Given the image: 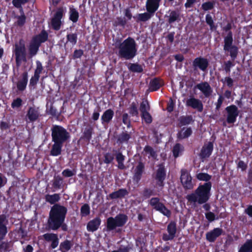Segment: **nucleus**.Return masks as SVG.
Wrapping results in <instances>:
<instances>
[{"label":"nucleus","instance_id":"nucleus-2","mask_svg":"<svg viewBox=\"0 0 252 252\" xmlns=\"http://www.w3.org/2000/svg\"><path fill=\"white\" fill-rule=\"evenodd\" d=\"M51 131L53 144L50 151V155L57 157L61 154L64 144L69 141L70 134L64 127L57 125L52 126Z\"/></svg>","mask_w":252,"mask_h":252},{"label":"nucleus","instance_id":"nucleus-57","mask_svg":"<svg viewBox=\"0 0 252 252\" xmlns=\"http://www.w3.org/2000/svg\"><path fill=\"white\" fill-rule=\"evenodd\" d=\"M220 81L223 84H226L228 88H232L233 86L234 81L230 77H225L224 79H221Z\"/></svg>","mask_w":252,"mask_h":252},{"label":"nucleus","instance_id":"nucleus-6","mask_svg":"<svg viewBox=\"0 0 252 252\" xmlns=\"http://www.w3.org/2000/svg\"><path fill=\"white\" fill-rule=\"evenodd\" d=\"M48 39V33L42 30L39 33L32 36L28 46V54L30 58L35 56L39 51L42 43Z\"/></svg>","mask_w":252,"mask_h":252},{"label":"nucleus","instance_id":"nucleus-40","mask_svg":"<svg viewBox=\"0 0 252 252\" xmlns=\"http://www.w3.org/2000/svg\"><path fill=\"white\" fill-rule=\"evenodd\" d=\"M130 138V133H128L126 131L123 132L119 135L117 143L121 144L124 143L127 144Z\"/></svg>","mask_w":252,"mask_h":252},{"label":"nucleus","instance_id":"nucleus-12","mask_svg":"<svg viewBox=\"0 0 252 252\" xmlns=\"http://www.w3.org/2000/svg\"><path fill=\"white\" fill-rule=\"evenodd\" d=\"M166 176V169L164 165L161 163L158 165V168L157 170L155 179L156 180V185L159 188L162 189L164 186V180Z\"/></svg>","mask_w":252,"mask_h":252},{"label":"nucleus","instance_id":"nucleus-16","mask_svg":"<svg viewBox=\"0 0 252 252\" xmlns=\"http://www.w3.org/2000/svg\"><path fill=\"white\" fill-rule=\"evenodd\" d=\"M167 231L168 234L163 233L162 239L164 241L173 240L176 236L177 232V224L174 221H171L167 226Z\"/></svg>","mask_w":252,"mask_h":252},{"label":"nucleus","instance_id":"nucleus-46","mask_svg":"<svg viewBox=\"0 0 252 252\" xmlns=\"http://www.w3.org/2000/svg\"><path fill=\"white\" fill-rule=\"evenodd\" d=\"M64 221L65 220L61 221V222L49 228L48 229L56 231L58 230L60 228H61L62 230L66 231L67 230V226L66 224L64 223Z\"/></svg>","mask_w":252,"mask_h":252},{"label":"nucleus","instance_id":"nucleus-13","mask_svg":"<svg viewBox=\"0 0 252 252\" xmlns=\"http://www.w3.org/2000/svg\"><path fill=\"white\" fill-rule=\"evenodd\" d=\"M225 110L227 114L226 122L229 124L235 123L239 114L238 107L236 105L232 104L227 106Z\"/></svg>","mask_w":252,"mask_h":252},{"label":"nucleus","instance_id":"nucleus-36","mask_svg":"<svg viewBox=\"0 0 252 252\" xmlns=\"http://www.w3.org/2000/svg\"><path fill=\"white\" fill-rule=\"evenodd\" d=\"M73 245V243L72 241L66 239L60 243L59 250L61 252H67L71 249Z\"/></svg>","mask_w":252,"mask_h":252},{"label":"nucleus","instance_id":"nucleus-35","mask_svg":"<svg viewBox=\"0 0 252 252\" xmlns=\"http://www.w3.org/2000/svg\"><path fill=\"white\" fill-rule=\"evenodd\" d=\"M69 19L74 23H76L79 17L78 11L73 5L69 6Z\"/></svg>","mask_w":252,"mask_h":252},{"label":"nucleus","instance_id":"nucleus-21","mask_svg":"<svg viewBox=\"0 0 252 252\" xmlns=\"http://www.w3.org/2000/svg\"><path fill=\"white\" fill-rule=\"evenodd\" d=\"M223 231L222 228L217 227L214 228L206 234V240L211 243L214 242L217 238L222 234Z\"/></svg>","mask_w":252,"mask_h":252},{"label":"nucleus","instance_id":"nucleus-41","mask_svg":"<svg viewBox=\"0 0 252 252\" xmlns=\"http://www.w3.org/2000/svg\"><path fill=\"white\" fill-rule=\"evenodd\" d=\"M78 37L76 33H69L66 35V41L65 44L69 43L72 46L76 44Z\"/></svg>","mask_w":252,"mask_h":252},{"label":"nucleus","instance_id":"nucleus-37","mask_svg":"<svg viewBox=\"0 0 252 252\" xmlns=\"http://www.w3.org/2000/svg\"><path fill=\"white\" fill-rule=\"evenodd\" d=\"M178 121L180 126L189 125L194 122L191 115L182 116L179 118Z\"/></svg>","mask_w":252,"mask_h":252},{"label":"nucleus","instance_id":"nucleus-63","mask_svg":"<svg viewBox=\"0 0 252 252\" xmlns=\"http://www.w3.org/2000/svg\"><path fill=\"white\" fill-rule=\"evenodd\" d=\"M205 217L206 219L209 222H212L216 219H218V218H216V216L214 213L212 212H209L205 213Z\"/></svg>","mask_w":252,"mask_h":252},{"label":"nucleus","instance_id":"nucleus-53","mask_svg":"<svg viewBox=\"0 0 252 252\" xmlns=\"http://www.w3.org/2000/svg\"><path fill=\"white\" fill-rule=\"evenodd\" d=\"M214 5L215 2L214 1H207L202 3L201 7L203 10L208 11L213 9Z\"/></svg>","mask_w":252,"mask_h":252},{"label":"nucleus","instance_id":"nucleus-43","mask_svg":"<svg viewBox=\"0 0 252 252\" xmlns=\"http://www.w3.org/2000/svg\"><path fill=\"white\" fill-rule=\"evenodd\" d=\"M141 194L144 199H147L149 198L152 196H155L157 195V193L154 189L149 188H145L143 189Z\"/></svg>","mask_w":252,"mask_h":252},{"label":"nucleus","instance_id":"nucleus-38","mask_svg":"<svg viewBox=\"0 0 252 252\" xmlns=\"http://www.w3.org/2000/svg\"><path fill=\"white\" fill-rule=\"evenodd\" d=\"M184 151V147L180 143H176L173 147L172 152L173 157L176 158L181 156Z\"/></svg>","mask_w":252,"mask_h":252},{"label":"nucleus","instance_id":"nucleus-59","mask_svg":"<svg viewBox=\"0 0 252 252\" xmlns=\"http://www.w3.org/2000/svg\"><path fill=\"white\" fill-rule=\"evenodd\" d=\"M62 174L65 177H71L75 175L76 170L75 169L71 170L69 169H65L63 170Z\"/></svg>","mask_w":252,"mask_h":252},{"label":"nucleus","instance_id":"nucleus-29","mask_svg":"<svg viewBox=\"0 0 252 252\" xmlns=\"http://www.w3.org/2000/svg\"><path fill=\"white\" fill-rule=\"evenodd\" d=\"M6 220V217L5 215H0V241L3 240L8 231L6 225L4 222Z\"/></svg>","mask_w":252,"mask_h":252},{"label":"nucleus","instance_id":"nucleus-50","mask_svg":"<svg viewBox=\"0 0 252 252\" xmlns=\"http://www.w3.org/2000/svg\"><path fill=\"white\" fill-rule=\"evenodd\" d=\"M144 152H145L146 154H149L150 156H148L149 158L150 157L155 158L157 156L156 151H155L154 149L149 145H146L144 147Z\"/></svg>","mask_w":252,"mask_h":252},{"label":"nucleus","instance_id":"nucleus-9","mask_svg":"<svg viewBox=\"0 0 252 252\" xmlns=\"http://www.w3.org/2000/svg\"><path fill=\"white\" fill-rule=\"evenodd\" d=\"M114 151L116 152L115 154L110 152H107L104 154L103 162L107 164L111 163L114 160L115 156L116 160L118 163V168L121 170L126 169V166L124 164L125 156L120 151L116 150H114Z\"/></svg>","mask_w":252,"mask_h":252},{"label":"nucleus","instance_id":"nucleus-5","mask_svg":"<svg viewBox=\"0 0 252 252\" xmlns=\"http://www.w3.org/2000/svg\"><path fill=\"white\" fill-rule=\"evenodd\" d=\"M232 29V24L228 23L223 28L225 32H228L227 35L224 38L223 50L229 52V56L231 60L234 61L238 56V48L237 46L233 45V38L232 32L230 31Z\"/></svg>","mask_w":252,"mask_h":252},{"label":"nucleus","instance_id":"nucleus-61","mask_svg":"<svg viewBox=\"0 0 252 252\" xmlns=\"http://www.w3.org/2000/svg\"><path fill=\"white\" fill-rule=\"evenodd\" d=\"M248 167V165L243 160H239L237 163V169H241V171H245Z\"/></svg>","mask_w":252,"mask_h":252},{"label":"nucleus","instance_id":"nucleus-28","mask_svg":"<svg viewBox=\"0 0 252 252\" xmlns=\"http://www.w3.org/2000/svg\"><path fill=\"white\" fill-rule=\"evenodd\" d=\"M161 0H147L146 7L148 12L155 13L159 6Z\"/></svg>","mask_w":252,"mask_h":252},{"label":"nucleus","instance_id":"nucleus-7","mask_svg":"<svg viewBox=\"0 0 252 252\" xmlns=\"http://www.w3.org/2000/svg\"><path fill=\"white\" fill-rule=\"evenodd\" d=\"M128 220L127 216L122 213L118 214L115 217H110L106 220V227L107 231L115 230L118 233H121L122 229L117 227H122L125 225Z\"/></svg>","mask_w":252,"mask_h":252},{"label":"nucleus","instance_id":"nucleus-31","mask_svg":"<svg viewBox=\"0 0 252 252\" xmlns=\"http://www.w3.org/2000/svg\"><path fill=\"white\" fill-rule=\"evenodd\" d=\"M165 17L169 24H172L175 22H179L181 20L180 13L176 10H172L169 12V15H166Z\"/></svg>","mask_w":252,"mask_h":252},{"label":"nucleus","instance_id":"nucleus-18","mask_svg":"<svg viewBox=\"0 0 252 252\" xmlns=\"http://www.w3.org/2000/svg\"><path fill=\"white\" fill-rule=\"evenodd\" d=\"M214 150V144L213 142L209 141L205 144L202 147L199 154V158L203 161L204 159L208 158L212 155Z\"/></svg>","mask_w":252,"mask_h":252},{"label":"nucleus","instance_id":"nucleus-33","mask_svg":"<svg viewBox=\"0 0 252 252\" xmlns=\"http://www.w3.org/2000/svg\"><path fill=\"white\" fill-rule=\"evenodd\" d=\"M192 133L191 127H183L177 133V137L180 139H183L189 137Z\"/></svg>","mask_w":252,"mask_h":252},{"label":"nucleus","instance_id":"nucleus-19","mask_svg":"<svg viewBox=\"0 0 252 252\" xmlns=\"http://www.w3.org/2000/svg\"><path fill=\"white\" fill-rule=\"evenodd\" d=\"M39 112L38 108L35 107H29L26 115L27 123H33L39 118Z\"/></svg>","mask_w":252,"mask_h":252},{"label":"nucleus","instance_id":"nucleus-44","mask_svg":"<svg viewBox=\"0 0 252 252\" xmlns=\"http://www.w3.org/2000/svg\"><path fill=\"white\" fill-rule=\"evenodd\" d=\"M63 183V178L60 175L55 176L53 180L52 186L56 189H60L62 188Z\"/></svg>","mask_w":252,"mask_h":252},{"label":"nucleus","instance_id":"nucleus-17","mask_svg":"<svg viewBox=\"0 0 252 252\" xmlns=\"http://www.w3.org/2000/svg\"><path fill=\"white\" fill-rule=\"evenodd\" d=\"M186 105L187 107L196 110L199 112H202L203 110V104L201 100L193 96H190L186 100Z\"/></svg>","mask_w":252,"mask_h":252},{"label":"nucleus","instance_id":"nucleus-25","mask_svg":"<svg viewBox=\"0 0 252 252\" xmlns=\"http://www.w3.org/2000/svg\"><path fill=\"white\" fill-rule=\"evenodd\" d=\"M196 88L199 90L206 97H209L212 93V89L207 82H203L197 84Z\"/></svg>","mask_w":252,"mask_h":252},{"label":"nucleus","instance_id":"nucleus-24","mask_svg":"<svg viewBox=\"0 0 252 252\" xmlns=\"http://www.w3.org/2000/svg\"><path fill=\"white\" fill-rule=\"evenodd\" d=\"M164 81L159 77H155L152 79L149 83V90L150 92H155L164 86Z\"/></svg>","mask_w":252,"mask_h":252},{"label":"nucleus","instance_id":"nucleus-30","mask_svg":"<svg viewBox=\"0 0 252 252\" xmlns=\"http://www.w3.org/2000/svg\"><path fill=\"white\" fill-rule=\"evenodd\" d=\"M129 193L128 190L125 188L119 189L118 190L113 191L109 194V197L111 199H117L123 198Z\"/></svg>","mask_w":252,"mask_h":252},{"label":"nucleus","instance_id":"nucleus-3","mask_svg":"<svg viewBox=\"0 0 252 252\" xmlns=\"http://www.w3.org/2000/svg\"><path fill=\"white\" fill-rule=\"evenodd\" d=\"M137 44L134 38L128 37L118 46V56L121 59L131 60L137 55Z\"/></svg>","mask_w":252,"mask_h":252},{"label":"nucleus","instance_id":"nucleus-54","mask_svg":"<svg viewBox=\"0 0 252 252\" xmlns=\"http://www.w3.org/2000/svg\"><path fill=\"white\" fill-rule=\"evenodd\" d=\"M205 20L206 23L210 26L211 30L216 29V27L215 26L212 17L210 14H207L206 15Z\"/></svg>","mask_w":252,"mask_h":252},{"label":"nucleus","instance_id":"nucleus-48","mask_svg":"<svg viewBox=\"0 0 252 252\" xmlns=\"http://www.w3.org/2000/svg\"><path fill=\"white\" fill-rule=\"evenodd\" d=\"M46 113L48 115L57 118L60 116V113L58 112L56 108L52 104L50 105L49 109L46 110Z\"/></svg>","mask_w":252,"mask_h":252},{"label":"nucleus","instance_id":"nucleus-47","mask_svg":"<svg viewBox=\"0 0 252 252\" xmlns=\"http://www.w3.org/2000/svg\"><path fill=\"white\" fill-rule=\"evenodd\" d=\"M129 113L130 115L133 116H137L138 115V110L136 104L133 102L128 108Z\"/></svg>","mask_w":252,"mask_h":252},{"label":"nucleus","instance_id":"nucleus-14","mask_svg":"<svg viewBox=\"0 0 252 252\" xmlns=\"http://www.w3.org/2000/svg\"><path fill=\"white\" fill-rule=\"evenodd\" d=\"M180 180L183 188L185 189H191L193 188L192 177L186 169L181 170Z\"/></svg>","mask_w":252,"mask_h":252},{"label":"nucleus","instance_id":"nucleus-55","mask_svg":"<svg viewBox=\"0 0 252 252\" xmlns=\"http://www.w3.org/2000/svg\"><path fill=\"white\" fill-rule=\"evenodd\" d=\"M232 61H233L232 60V61L229 60L224 62L223 69L226 72V73H229L230 72L231 67L235 65V64L232 62Z\"/></svg>","mask_w":252,"mask_h":252},{"label":"nucleus","instance_id":"nucleus-60","mask_svg":"<svg viewBox=\"0 0 252 252\" xmlns=\"http://www.w3.org/2000/svg\"><path fill=\"white\" fill-rule=\"evenodd\" d=\"M122 121L124 124L126 126L127 128L131 126L130 120L127 113H125L122 115Z\"/></svg>","mask_w":252,"mask_h":252},{"label":"nucleus","instance_id":"nucleus-51","mask_svg":"<svg viewBox=\"0 0 252 252\" xmlns=\"http://www.w3.org/2000/svg\"><path fill=\"white\" fill-rule=\"evenodd\" d=\"M17 20L15 22V24L17 26L19 27H23L26 21V15H17L15 17Z\"/></svg>","mask_w":252,"mask_h":252},{"label":"nucleus","instance_id":"nucleus-22","mask_svg":"<svg viewBox=\"0 0 252 252\" xmlns=\"http://www.w3.org/2000/svg\"><path fill=\"white\" fill-rule=\"evenodd\" d=\"M43 237L47 242H51L50 248L52 249L56 248L59 243V239L57 234L47 233L43 235Z\"/></svg>","mask_w":252,"mask_h":252},{"label":"nucleus","instance_id":"nucleus-10","mask_svg":"<svg viewBox=\"0 0 252 252\" xmlns=\"http://www.w3.org/2000/svg\"><path fill=\"white\" fill-rule=\"evenodd\" d=\"M149 204L157 211L169 218L171 217V212L163 203L160 202V198L158 197H152L149 201Z\"/></svg>","mask_w":252,"mask_h":252},{"label":"nucleus","instance_id":"nucleus-34","mask_svg":"<svg viewBox=\"0 0 252 252\" xmlns=\"http://www.w3.org/2000/svg\"><path fill=\"white\" fill-rule=\"evenodd\" d=\"M61 199L60 194L54 193L53 194H47L45 195V201L51 205L57 204Z\"/></svg>","mask_w":252,"mask_h":252},{"label":"nucleus","instance_id":"nucleus-39","mask_svg":"<svg viewBox=\"0 0 252 252\" xmlns=\"http://www.w3.org/2000/svg\"><path fill=\"white\" fill-rule=\"evenodd\" d=\"M128 70L133 73H142L143 71V65L136 63H129L127 66Z\"/></svg>","mask_w":252,"mask_h":252},{"label":"nucleus","instance_id":"nucleus-26","mask_svg":"<svg viewBox=\"0 0 252 252\" xmlns=\"http://www.w3.org/2000/svg\"><path fill=\"white\" fill-rule=\"evenodd\" d=\"M101 222L100 218L98 217H95L94 219L90 220L87 225V229L89 232H94L96 231Z\"/></svg>","mask_w":252,"mask_h":252},{"label":"nucleus","instance_id":"nucleus-11","mask_svg":"<svg viewBox=\"0 0 252 252\" xmlns=\"http://www.w3.org/2000/svg\"><path fill=\"white\" fill-rule=\"evenodd\" d=\"M65 13V8L59 7L57 9L53 17L51 20V25L53 30L59 31L61 28L62 19Z\"/></svg>","mask_w":252,"mask_h":252},{"label":"nucleus","instance_id":"nucleus-64","mask_svg":"<svg viewBox=\"0 0 252 252\" xmlns=\"http://www.w3.org/2000/svg\"><path fill=\"white\" fill-rule=\"evenodd\" d=\"M175 105V101L172 98H170L169 99V102H168L167 106L166 108L167 111L170 113L172 112L174 110Z\"/></svg>","mask_w":252,"mask_h":252},{"label":"nucleus","instance_id":"nucleus-32","mask_svg":"<svg viewBox=\"0 0 252 252\" xmlns=\"http://www.w3.org/2000/svg\"><path fill=\"white\" fill-rule=\"evenodd\" d=\"M114 112L111 109L105 110L101 116V124L103 125L108 124L112 120Z\"/></svg>","mask_w":252,"mask_h":252},{"label":"nucleus","instance_id":"nucleus-52","mask_svg":"<svg viewBox=\"0 0 252 252\" xmlns=\"http://www.w3.org/2000/svg\"><path fill=\"white\" fill-rule=\"evenodd\" d=\"M43 70L41 63L39 61H36V68L34 72V75L40 77V75Z\"/></svg>","mask_w":252,"mask_h":252},{"label":"nucleus","instance_id":"nucleus-45","mask_svg":"<svg viewBox=\"0 0 252 252\" xmlns=\"http://www.w3.org/2000/svg\"><path fill=\"white\" fill-rule=\"evenodd\" d=\"M155 13L149 12L139 14L137 16V22H146L151 18Z\"/></svg>","mask_w":252,"mask_h":252},{"label":"nucleus","instance_id":"nucleus-62","mask_svg":"<svg viewBox=\"0 0 252 252\" xmlns=\"http://www.w3.org/2000/svg\"><path fill=\"white\" fill-rule=\"evenodd\" d=\"M39 78L40 77L33 75L30 80L29 87H34L38 82Z\"/></svg>","mask_w":252,"mask_h":252},{"label":"nucleus","instance_id":"nucleus-56","mask_svg":"<svg viewBox=\"0 0 252 252\" xmlns=\"http://www.w3.org/2000/svg\"><path fill=\"white\" fill-rule=\"evenodd\" d=\"M22 99L20 97H17L14 99L11 103V107L13 109L18 108L22 105Z\"/></svg>","mask_w":252,"mask_h":252},{"label":"nucleus","instance_id":"nucleus-15","mask_svg":"<svg viewBox=\"0 0 252 252\" xmlns=\"http://www.w3.org/2000/svg\"><path fill=\"white\" fill-rule=\"evenodd\" d=\"M209 65V61L207 58L199 57L195 58L192 62L194 69H200L203 72H207Z\"/></svg>","mask_w":252,"mask_h":252},{"label":"nucleus","instance_id":"nucleus-49","mask_svg":"<svg viewBox=\"0 0 252 252\" xmlns=\"http://www.w3.org/2000/svg\"><path fill=\"white\" fill-rule=\"evenodd\" d=\"M80 213L82 217H86L90 214V207L88 204H84L81 206Z\"/></svg>","mask_w":252,"mask_h":252},{"label":"nucleus","instance_id":"nucleus-8","mask_svg":"<svg viewBox=\"0 0 252 252\" xmlns=\"http://www.w3.org/2000/svg\"><path fill=\"white\" fill-rule=\"evenodd\" d=\"M13 53L17 66H19L22 62H27V49L25 41L23 38L20 39L18 43H15Z\"/></svg>","mask_w":252,"mask_h":252},{"label":"nucleus","instance_id":"nucleus-27","mask_svg":"<svg viewBox=\"0 0 252 252\" xmlns=\"http://www.w3.org/2000/svg\"><path fill=\"white\" fill-rule=\"evenodd\" d=\"M28 81V73L24 72L22 74V79L19 80L16 84L17 89L19 92H23L26 89Z\"/></svg>","mask_w":252,"mask_h":252},{"label":"nucleus","instance_id":"nucleus-1","mask_svg":"<svg viewBox=\"0 0 252 252\" xmlns=\"http://www.w3.org/2000/svg\"><path fill=\"white\" fill-rule=\"evenodd\" d=\"M199 181H205L203 185H199L193 193L188 194L186 199L190 203L201 204L207 202L211 195L212 183L210 180L212 176L207 173H199L196 175Z\"/></svg>","mask_w":252,"mask_h":252},{"label":"nucleus","instance_id":"nucleus-20","mask_svg":"<svg viewBox=\"0 0 252 252\" xmlns=\"http://www.w3.org/2000/svg\"><path fill=\"white\" fill-rule=\"evenodd\" d=\"M145 170V164L143 162L140 161L138 162L137 165L136 166L134 173L133 176V180L136 184H138L140 181L142 175Z\"/></svg>","mask_w":252,"mask_h":252},{"label":"nucleus","instance_id":"nucleus-42","mask_svg":"<svg viewBox=\"0 0 252 252\" xmlns=\"http://www.w3.org/2000/svg\"><path fill=\"white\" fill-rule=\"evenodd\" d=\"M238 252H252V240H247L245 243L240 247Z\"/></svg>","mask_w":252,"mask_h":252},{"label":"nucleus","instance_id":"nucleus-4","mask_svg":"<svg viewBox=\"0 0 252 252\" xmlns=\"http://www.w3.org/2000/svg\"><path fill=\"white\" fill-rule=\"evenodd\" d=\"M67 213V208L60 204L53 205L49 212L46 226L48 229L56 224L65 220Z\"/></svg>","mask_w":252,"mask_h":252},{"label":"nucleus","instance_id":"nucleus-58","mask_svg":"<svg viewBox=\"0 0 252 252\" xmlns=\"http://www.w3.org/2000/svg\"><path fill=\"white\" fill-rule=\"evenodd\" d=\"M141 117L147 124H151L152 122V116L148 112L141 113Z\"/></svg>","mask_w":252,"mask_h":252},{"label":"nucleus","instance_id":"nucleus-23","mask_svg":"<svg viewBox=\"0 0 252 252\" xmlns=\"http://www.w3.org/2000/svg\"><path fill=\"white\" fill-rule=\"evenodd\" d=\"M82 134L80 137V140L89 143L94 133V128L93 126L89 124H87L86 127L82 129Z\"/></svg>","mask_w":252,"mask_h":252}]
</instances>
